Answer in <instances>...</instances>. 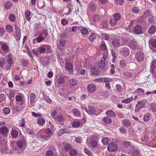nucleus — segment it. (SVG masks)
<instances>
[{"label":"nucleus","mask_w":156,"mask_h":156,"mask_svg":"<svg viewBox=\"0 0 156 156\" xmlns=\"http://www.w3.org/2000/svg\"><path fill=\"white\" fill-rule=\"evenodd\" d=\"M13 55L11 53L8 54L7 56V58L5 60L8 64L5 65V69L6 70H9L11 66L13 64Z\"/></svg>","instance_id":"nucleus-1"},{"label":"nucleus","mask_w":156,"mask_h":156,"mask_svg":"<svg viewBox=\"0 0 156 156\" xmlns=\"http://www.w3.org/2000/svg\"><path fill=\"white\" fill-rule=\"evenodd\" d=\"M107 55L108 54L107 53H103V57L98 64V67L101 68L102 69L105 66V62L108 59Z\"/></svg>","instance_id":"nucleus-2"},{"label":"nucleus","mask_w":156,"mask_h":156,"mask_svg":"<svg viewBox=\"0 0 156 156\" xmlns=\"http://www.w3.org/2000/svg\"><path fill=\"white\" fill-rule=\"evenodd\" d=\"M107 55L108 54L107 53H103V57L98 64V67L101 68L102 69L105 66V62L108 59Z\"/></svg>","instance_id":"nucleus-3"},{"label":"nucleus","mask_w":156,"mask_h":156,"mask_svg":"<svg viewBox=\"0 0 156 156\" xmlns=\"http://www.w3.org/2000/svg\"><path fill=\"white\" fill-rule=\"evenodd\" d=\"M147 102V100H143L138 102L136 105L135 111L138 112L140 110L144 107Z\"/></svg>","instance_id":"nucleus-4"},{"label":"nucleus","mask_w":156,"mask_h":156,"mask_svg":"<svg viewBox=\"0 0 156 156\" xmlns=\"http://www.w3.org/2000/svg\"><path fill=\"white\" fill-rule=\"evenodd\" d=\"M144 52L142 51H139L135 54V58L138 62H140L144 60Z\"/></svg>","instance_id":"nucleus-5"},{"label":"nucleus","mask_w":156,"mask_h":156,"mask_svg":"<svg viewBox=\"0 0 156 156\" xmlns=\"http://www.w3.org/2000/svg\"><path fill=\"white\" fill-rule=\"evenodd\" d=\"M45 51V48L44 46L40 47L37 50H33V53L35 55L38 56L41 53H44Z\"/></svg>","instance_id":"nucleus-6"},{"label":"nucleus","mask_w":156,"mask_h":156,"mask_svg":"<svg viewBox=\"0 0 156 156\" xmlns=\"http://www.w3.org/2000/svg\"><path fill=\"white\" fill-rule=\"evenodd\" d=\"M119 52L121 55L123 56H126L129 54V50L128 48L125 47L121 48L120 49Z\"/></svg>","instance_id":"nucleus-7"},{"label":"nucleus","mask_w":156,"mask_h":156,"mask_svg":"<svg viewBox=\"0 0 156 156\" xmlns=\"http://www.w3.org/2000/svg\"><path fill=\"white\" fill-rule=\"evenodd\" d=\"M37 135L38 138L40 139H44L45 140H48L47 136L46 135L44 130L41 129L40 130L39 132L37 133Z\"/></svg>","instance_id":"nucleus-8"},{"label":"nucleus","mask_w":156,"mask_h":156,"mask_svg":"<svg viewBox=\"0 0 156 156\" xmlns=\"http://www.w3.org/2000/svg\"><path fill=\"white\" fill-rule=\"evenodd\" d=\"M117 148V144L114 142H112L108 147V149L110 152L115 151Z\"/></svg>","instance_id":"nucleus-9"},{"label":"nucleus","mask_w":156,"mask_h":156,"mask_svg":"<svg viewBox=\"0 0 156 156\" xmlns=\"http://www.w3.org/2000/svg\"><path fill=\"white\" fill-rule=\"evenodd\" d=\"M129 46L133 50H135L138 48V46L137 43L134 40H131L129 41Z\"/></svg>","instance_id":"nucleus-10"},{"label":"nucleus","mask_w":156,"mask_h":156,"mask_svg":"<svg viewBox=\"0 0 156 156\" xmlns=\"http://www.w3.org/2000/svg\"><path fill=\"white\" fill-rule=\"evenodd\" d=\"M112 45L114 47H118L120 45L121 41L120 39L115 38L112 40Z\"/></svg>","instance_id":"nucleus-11"},{"label":"nucleus","mask_w":156,"mask_h":156,"mask_svg":"<svg viewBox=\"0 0 156 156\" xmlns=\"http://www.w3.org/2000/svg\"><path fill=\"white\" fill-rule=\"evenodd\" d=\"M134 31L136 34H141L143 33L142 27L140 25H136L134 28Z\"/></svg>","instance_id":"nucleus-12"},{"label":"nucleus","mask_w":156,"mask_h":156,"mask_svg":"<svg viewBox=\"0 0 156 156\" xmlns=\"http://www.w3.org/2000/svg\"><path fill=\"white\" fill-rule=\"evenodd\" d=\"M0 44L2 49L5 52L8 53L9 51L10 48L7 44L3 42H1Z\"/></svg>","instance_id":"nucleus-13"},{"label":"nucleus","mask_w":156,"mask_h":156,"mask_svg":"<svg viewBox=\"0 0 156 156\" xmlns=\"http://www.w3.org/2000/svg\"><path fill=\"white\" fill-rule=\"evenodd\" d=\"M88 91L90 93L94 92L96 89V85L93 83H91L87 87Z\"/></svg>","instance_id":"nucleus-14"},{"label":"nucleus","mask_w":156,"mask_h":156,"mask_svg":"<svg viewBox=\"0 0 156 156\" xmlns=\"http://www.w3.org/2000/svg\"><path fill=\"white\" fill-rule=\"evenodd\" d=\"M0 132L3 135L6 136L8 133L9 129L6 126H3L0 128Z\"/></svg>","instance_id":"nucleus-15"},{"label":"nucleus","mask_w":156,"mask_h":156,"mask_svg":"<svg viewBox=\"0 0 156 156\" xmlns=\"http://www.w3.org/2000/svg\"><path fill=\"white\" fill-rule=\"evenodd\" d=\"M17 146L20 148H23L25 147L26 146V141L25 140L19 141L17 143Z\"/></svg>","instance_id":"nucleus-16"},{"label":"nucleus","mask_w":156,"mask_h":156,"mask_svg":"<svg viewBox=\"0 0 156 156\" xmlns=\"http://www.w3.org/2000/svg\"><path fill=\"white\" fill-rule=\"evenodd\" d=\"M86 112L89 114H94L95 112V110L94 107L90 105L88 106Z\"/></svg>","instance_id":"nucleus-17"},{"label":"nucleus","mask_w":156,"mask_h":156,"mask_svg":"<svg viewBox=\"0 0 156 156\" xmlns=\"http://www.w3.org/2000/svg\"><path fill=\"white\" fill-rule=\"evenodd\" d=\"M66 69L69 72H72L73 68V63L70 62H67L66 64Z\"/></svg>","instance_id":"nucleus-18"},{"label":"nucleus","mask_w":156,"mask_h":156,"mask_svg":"<svg viewBox=\"0 0 156 156\" xmlns=\"http://www.w3.org/2000/svg\"><path fill=\"white\" fill-rule=\"evenodd\" d=\"M96 5L94 3L90 2L88 4V8L92 11L94 12L96 9Z\"/></svg>","instance_id":"nucleus-19"},{"label":"nucleus","mask_w":156,"mask_h":156,"mask_svg":"<svg viewBox=\"0 0 156 156\" xmlns=\"http://www.w3.org/2000/svg\"><path fill=\"white\" fill-rule=\"evenodd\" d=\"M106 114L107 116L111 118L114 117L116 115L114 112L112 110H107L106 112Z\"/></svg>","instance_id":"nucleus-20"},{"label":"nucleus","mask_w":156,"mask_h":156,"mask_svg":"<svg viewBox=\"0 0 156 156\" xmlns=\"http://www.w3.org/2000/svg\"><path fill=\"white\" fill-rule=\"evenodd\" d=\"M69 84L72 86H76L77 83V80L76 79L70 78L69 81Z\"/></svg>","instance_id":"nucleus-21"},{"label":"nucleus","mask_w":156,"mask_h":156,"mask_svg":"<svg viewBox=\"0 0 156 156\" xmlns=\"http://www.w3.org/2000/svg\"><path fill=\"white\" fill-rule=\"evenodd\" d=\"M112 80L110 78H104L103 81H105V86L108 89L110 88V86L109 83V82H112Z\"/></svg>","instance_id":"nucleus-22"},{"label":"nucleus","mask_w":156,"mask_h":156,"mask_svg":"<svg viewBox=\"0 0 156 156\" xmlns=\"http://www.w3.org/2000/svg\"><path fill=\"white\" fill-rule=\"evenodd\" d=\"M44 132H45V135L47 136V138H48V137H51L52 136L53 134L52 131L49 128H46L44 129Z\"/></svg>","instance_id":"nucleus-23"},{"label":"nucleus","mask_w":156,"mask_h":156,"mask_svg":"<svg viewBox=\"0 0 156 156\" xmlns=\"http://www.w3.org/2000/svg\"><path fill=\"white\" fill-rule=\"evenodd\" d=\"M100 19V17L99 15L98 14H94L92 17V21L94 23L99 22Z\"/></svg>","instance_id":"nucleus-24"},{"label":"nucleus","mask_w":156,"mask_h":156,"mask_svg":"<svg viewBox=\"0 0 156 156\" xmlns=\"http://www.w3.org/2000/svg\"><path fill=\"white\" fill-rule=\"evenodd\" d=\"M100 48L101 50L105 51V53L108 54V51L107 47L106 46L104 42L101 43L100 45Z\"/></svg>","instance_id":"nucleus-25"},{"label":"nucleus","mask_w":156,"mask_h":156,"mask_svg":"<svg viewBox=\"0 0 156 156\" xmlns=\"http://www.w3.org/2000/svg\"><path fill=\"white\" fill-rule=\"evenodd\" d=\"M6 60L3 58H0V66L4 69H5V62Z\"/></svg>","instance_id":"nucleus-26"},{"label":"nucleus","mask_w":156,"mask_h":156,"mask_svg":"<svg viewBox=\"0 0 156 156\" xmlns=\"http://www.w3.org/2000/svg\"><path fill=\"white\" fill-rule=\"evenodd\" d=\"M82 123V122L80 121H73L72 123V125L73 127L76 128L81 125Z\"/></svg>","instance_id":"nucleus-27"},{"label":"nucleus","mask_w":156,"mask_h":156,"mask_svg":"<svg viewBox=\"0 0 156 156\" xmlns=\"http://www.w3.org/2000/svg\"><path fill=\"white\" fill-rule=\"evenodd\" d=\"M113 19H115L117 21L119 20L121 18V15L118 12L114 13L113 15Z\"/></svg>","instance_id":"nucleus-28"},{"label":"nucleus","mask_w":156,"mask_h":156,"mask_svg":"<svg viewBox=\"0 0 156 156\" xmlns=\"http://www.w3.org/2000/svg\"><path fill=\"white\" fill-rule=\"evenodd\" d=\"M57 120L59 123L62 124H63V122L64 119V118L61 115H58V116L55 119Z\"/></svg>","instance_id":"nucleus-29"},{"label":"nucleus","mask_w":156,"mask_h":156,"mask_svg":"<svg viewBox=\"0 0 156 156\" xmlns=\"http://www.w3.org/2000/svg\"><path fill=\"white\" fill-rule=\"evenodd\" d=\"M103 121L105 124H108L112 122V119L108 116L105 117L103 118Z\"/></svg>","instance_id":"nucleus-30"},{"label":"nucleus","mask_w":156,"mask_h":156,"mask_svg":"<svg viewBox=\"0 0 156 156\" xmlns=\"http://www.w3.org/2000/svg\"><path fill=\"white\" fill-rule=\"evenodd\" d=\"M149 44L151 47L153 48L156 47V40L150 39L149 41Z\"/></svg>","instance_id":"nucleus-31"},{"label":"nucleus","mask_w":156,"mask_h":156,"mask_svg":"<svg viewBox=\"0 0 156 156\" xmlns=\"http://www.w3.org/2000/svg\"><path fill=\"white\" fill-rule=\"evenodd\" d=\"M36 98V95L34 93H31L30 95V103L34 102Z\"/></svg>","instance_id":"nucleus-32"},{"label":"nucleus","mask_w":156,"mask_h":156,"mask_svg":"<svg viewBox=\"0 0 156 156\" xmlns=\"http://www.w3.org/2000/svg\"><path fill=\"white\" fill-rule=\"evenodd\" d=\"M37 123L40 125H43L45 123V120L43 117H40L37 120Z\"/></svg>","instance_id":"nucleus-33"},{"label":"nucleus","mask_w":156,"mask_h":156,"mask_svg":"<svg viewBox=\"0 0 156 156\" xmlns=\"http://www.w3.org/2000/svg\"><path fill=\"white\" fill-rule=\"evenodd\" d=\"M12 6V3L11 2H7L4 4V8L7 9L10 8Z\"/></svg>","instance_id":"nucleus-34"},{"label":"nucleus","mask_w":156,"mask_h":156,"mask_svg":"<svg viewBox=\"0 0 156 156\" xmlns=\"http://www.w3.org/2000/svg\"><path fill=\"white\" fill-rule=\"evenodd\" d=\"M150 68L151 71L155 70L156 69V60H154L152 62Z\"/></svg>","instance_id":"nucleus-35"},{"label":"nucleus","mask_w":156,"mask_h":156,"mask_svg":"<svg viewBox=\"0 0 156 156\" xmlns=\"http://www.w3.org/2000/svg\"><path fill=\"white\" fill-rule=\"evenodd\" d=\"M156 31V27L153 25H151L149 28L148 32L150 34H153Z\"/></svg>","instance_id":"nucleus-36"},{"label":"nucleus","mask_w":156,"mask_h":156,"mask_svg":"<svg viewBox=\"0 0 156 156\" xmlns=\"http://www.w3.org/2000/svg\"><path fill=\"white\" fill-rule=\"evenodd\" d=\"M151 114L148 113H146L144 117V121L147 122L151 118Z\"/></svg>","instance_id":"nucleus-37"},{"label":"nucleus","mask_w":156,"mask_h":156,"mask_svg":"<svg viewBox=\"0 0 156 156\" xmlns=\"http://www.w3.org/2000/svg\"><path fill=\"white\" fill-rule=\"evenodd\" d=\"M31 12L27 10L25 12V15L27 20L29 21L30 20Z\"/></svg>","instance_id":"nucleus-38"},{"label":"nucleus","mask_w":156,"mask_h":156,"mask_svg":"<svg viewBox=\"0 0 156 156\" xmlns=\"http://www.w3.org/2000/svg\"><path fill=\"white\" fill-rule=\"evenodd\" d=\"M80 32L83 35H86L88 34V30L87 29L84 27H82L80 30Z\"/></svg>","instance_id":"nucleus-39"},{"label":"nucleus","mask_w":156,"mask_h":156,"mask_svg":"<svg viewBox=\"0 0 156 156\" xmlns=\"http://www.w3.org/2000/svg\"><path fill=\"white\" fill-rule=\"evenodd\" d=\"M97 37L96 34L93 33H92L90 35L89 39L90 41H93L94 39L96 38Z\"/></svg>","instance_id":"nucleus-40"},{"label":"nucleus","mask_w":156,"mask_h":156,"mask_svg":"<svg viewBox=\"0 0 156 156\" xmlns=\"http://www.w3.org/2000/svg\"><path fill=\"white\" fill-rule=\"evenodd\" d=\"M110 141V140L108 137H105L102 140V142L104 145H107Z\"/></svg>","instance_id":"nucleus-41"},{"label":"nucleus","mask_w":156,"mask_h":156,"mask_svg":"<svg viewBox=\"0 0 156 156\" xmlns=\"http://www.w3.org/2000/svg\"><path fill=\"white\" fill-rule=\"evenodd\" d=\"M133 100V98L131 97L130 98H127L122 100V102L123 103L128 104L131 102Z\"/></svg>","instance_id":"nucleus-42"},{"label":"nucleus","mask_w":156,"mask_h":156,"mask_svg":"<svg viewBox=\"0 0 156 156\" xmlns=\"http://www.w3.org/2000/svg\"><path fill=\"white\" fill-rule=\"evenodd\" d=\"M72 112L75 116H78L80 115V112L77 109H73L72 111Z\"/></svg>","instance_id":"nucleus-43"},{"label":"nucleus","mask_w":156,"mask_h":156,"mask_svg":"<svg viewBox=\"0 0 156 156\" xmlns=\"http://www.w3.org/2000/svg\"><path fill=\"white\" fill-rule=\"evenodd\" d=\"M139 152L138 149H134L132 152L131 155L132 156H138Z\"/></svg>","instance_id":"nucleus-44"},{"label":"nucleus","mask_w":156,"mask_h":156,"mask_svg":"<svg viewBox=\"0 0 156 156\" xmlns=\"http://www.w3.org/2000/svg\"><path fill=\"white\" fill-rule=\"evenodd\" d=\"M101 37L103 39L106 40H108L109 39V36L106 33H101Z\"/></svg>","instance_id":"nucleus-45"},{"label":"nucleus","mask_w":156,"mask_h":156,"mask_svg":"<svg viewBox=\"0 0 156 156\" xmlns=\"http://www.w3.org/2000/svg\"><path fill=\"white\" fill-rule=\"evenodd\" d=\"M122 124L126 127H129L130 126V122L128 120H124L122 121Z\"/></svg>","instance_id":"nucleus-46"},{"label":"nucleus","mask_w":156,"mask_h":156,"mask_svg":"<svg viewBox=\"0 0 156 156\" xmlns=\"http://www.w3.org/2000/svg\"><path fill=\"white\" fill-rule=\"evenodd\" d=\"M90 72L91 74L93 75H96L98 74V71L97 69L95 68H92L91 69Z\"/></svg>","instance_id":"nucleus-47"},{"label":"nucleus","mask_w":156,"mask_h":156,"mask_svg":"<svg viewBox=\"0 0 156 156\" xmlns=\"http://www.w3.org/2000/svg\"><path fill=\"white\" fill-rule=\"evenodd\" d=\"M18 131L15 129H13L12 131L11 135L13 137H16L18 135Z\"/></svg>","instance_id":"nucleus-48"},{"label":"nucleus","mask_w":156,"mask_h":156,"mask_svg":"<svg viewBox=\"0 0 156 156\" xmlns=\"http://www.w3.org/2000/svg\"><path fill=\"white\" fill-rule=\"evenodd\" d=\"M45 156H55V154L52 151L48 150L46 151Z\"/></svg>","instance_id":"nucleus-49"},{"label":"nucleus","mask_w":156,"mask_h":156,"mask_svg":"<svg viewBox=\"0 0 156 156\" xmlns=\"http://www.w3.org/2000/svg\"><path fill=\"white\" fill-rule=\"evenodd\" d=\"M117 22L115 19H111L109 21V23L111 26L114 27L117 24Z\"/></svg>","instance_id":"nucleus-50"},{"label":"nucleus","mask_w":156,"mask_h":156,"mask_svg":"<svg viewBox=\"0 0 156 156\" xmlns=\"http://www.w3.org/2000/svg\"><path fill=\"white\" fill-rule=\"evenodd\" d=\"M126 65V61L124 59H121L120 60L119 65L121 67H124Z\"/></svg>","instance_id":"nucleus-51"},{"label":"nucleus","mask_w":156,"mask_h":156,"mask_svg":"<svg viewBox=\"0 0 156 156\" xmlns=\"http://www.w3.org/2000/svg\"><path fill=\"white\" fill-rule=\"evenodd\" d=\"M9 18L11 21L13 22L14 21L16 20V16L14 14H12L10 15Z\"/></svg>","instance_id":"nucleus-52"},{"label":"nucleus","mask_w":156,"mask_h":156,"mask_svg":"<svg viewBox=\"0 0 156 156\" xmlns=\"http://www.w3.org/2000/svg\"><path fill=\"white\" fill-rule=\"evenodd\" d=\"M77 153V151L74 149L70 150L69 152V154L71 156H75Z\"/></svg>","instance_id":"nucleus-53"},{"label":"nucleus","mask_w":156,"mask_h":156,"mask_svg":"<svg viewBox=\"0 0 156 156\" xmlns=\"http://www.w3.org/2000/svg\"><path fill=\"white\" fill-rule=\"evenodd\" d=\"M51 115L52 117L55 119L58 115L56 111L55 110H54L52 111V112L51 113Z\"/></svg>","instance_id":"nucleus-54"},{"label":"nucleus","mask_w":156,"mask_h":156,"mask_svg":"<svg viewBox=\"0 0 156 156\" xmlns=\"http://www.w3.org/2000/svg\"><path fill=\"white\" fill-rule=\"evenodd\" d=\"M3 111L4 114H8L10 113V109L9 108L5 107L3 108Z\"/></svg>","instance_id":"nucleus-55"},{"label":"nucleus","mask_w":156,"mask_h":156,"mask_svg":"<svg viewBox=\"0 0 156 156\" xmlns=\"http://www.w3.org/2000/svg\"><path fill=\"white\" fill-rule=\"evenodd\" d=\"M150 109L153 112H156V104L154 103L151 104Z\"/></svg>","instance_id":"nucleus-56"},{"label":"nucleus","mask_w":156,"mask_h":156,"mask_svg":"<svg viewBox=\"0 0 156 156\" xmlns=\"http://www.w3.org/2000/svg\"><path fill=\"white\" fill-rule=\"evenodd\" d=\"M124 146L126 148H132V147L130 145V143L129 141H126L124 143Z\"/></svg>","instance_id":"nucleus-57"},{"label":"nucleus","mask_w":156,"mask_h":156,"mask_svg":"<svg viewBox=\"0 0 156 156\" xmlns=\"http://www.w3.org/2000/svg\"><path fill=\"white\" fill-rule=\"evenodd\" d=\"M7 31L9 33H11L13 31L12 27L10 25H7L6 26Z\"/></svg>","instance_id":"nucleus-58"},{"label":"nucleus","mask_w":156,"mask_h":156,"mask_svg":"<svg viewBox=\"0 0 156 156\" xmlns=\"http://www.w3.org/2000/svg\"><path fill=\"white\" fill-rule=\"evenodd\" d=\"M124 1V0H115V3L118 5H121L123 3Z\"/></svg>","instance_id":"nucleus-59"},{"label":"nucleus","mask_w":156,"mask_h":156,"mask_svg":"<svg viewBox=\"0 0 156 156\" xmlns=\"http://www.w3.org/2000/svg\"><path fill=\"white\" fill-rule=\"evenodd\" d=\"M136 90V92L139 93V94H138V96H140L143 94L144 92V90L141 88H138Z\"/></svg>","instance_id":"nucleus-60"},{"label":"nucleus","mask_w":156,"mask_h":156,"mask_svg":"<svg viewBox=\"0 0 156 156\" xmlns=\"http://www.w3.org/2000/svg\"><path fill=\"white\" fill-rule=\"evenodd\" d=\"M65 81L64 78L62 77H59L58 79V82L60 84H63Z\"/></svg>","instance_id":"nucleus-61"},{"label":"nucleus","mask_w":156,"mask_h":156,"mask_svg":"<svg viewBox=\"0 0 156 156\" xmlns=\"http://www.w3.org/2000/svg\"><path fill=\"white\" fill-rule=\"evenodd\" d=\"M44 37H43L41 35L39 36L36 39L38 43L40 42L43 41Z\"/></svg>","instance_id":"nucleus-62"},{"label":"nucleus","mask_w":156,"mask_h":156,"mask_svg":"<svg viewBox=\"0 0 156 156\" xmlns=\"http://www.w3.org/2000/svg\"><path fill=\"white\" fill-rule=\"evenodd\" d=\"M6 98V95L4 94H0V102L3 101Z\"/></svg>","instance_id":"nucleus-63"},{"label":"nucleus","mask_w":156,"mask_h":156,"mask_svg":"<svg viewBox=\"0 0 156 156\" xmlns=\"http://www.w3.org/2000/svg\"><path fill=\"white\" fill-rule=\"evenodd\" d=\"M75 141L77 143H80L82 141V138L81 137H76L75 138Z\"/></svg>","instance_id":"nucleus-64"}]
</instances>
